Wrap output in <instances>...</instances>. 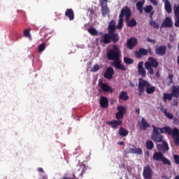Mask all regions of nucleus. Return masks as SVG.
<instances>
[{
	"label": "nucleus",
	"instance_id": "nucleus-1",
	"mask_svg": "<svg viewBox=\"0 0 179 179\" xmlns=\"http://www.w3.org/2000/svg\"><path fill=\"white\" fill-rule=\"evenodd\" d=\"M153 131L151 135V139L155 143H160L163 142V135L161 134H167L172 136L174 143L176 146H179V129L174 128L171 129V127H164L162 128L157 127L156 126H152Z\"/></svg>",
	"mask_w": 179,
	"mask_h": 179
},
{
	"label": "nucleus",
	"instance_id": "nucleus-37",
	"mask_svg": "<svg viewBox=\"0 0 179 179\" xmlns=\"http://www.w3.org/2000/svg\"><path fill=\"white\" fill-rule=\"evenodd\" d=\"M117 111L118 113H125L127 111V109L125 107L122 106H117Z\"/></svg>",
	"mask_w": 179,
	"mask_h": 179
},
{
	"label": "nucleus",
	"instance_id": "nucleus-12",
	"mask_svg": "<svg viewBox=\"0 0 179 179\" xmlns=\"http://www.w3.org/2000/svg\"><path fill=\"white\" fill-rule=\"evenodd\" d=\"M166 51H167V46L166 45H160L155 48V54L160 57H163L166 55Z\"/></svg>",
	"mask_w": 179,
	"mask_h": 179
},
{
	"label": "nucleus",
	"instance_id": "nucleus-60",
	"mask_svg": "<svg viewBox=\"0 0 179 179\" xmlns=\"http://www.w3.org/2000/svg\"><path fill=\"white\" fill-rule=\"evenodd\" d=\"M130 86H131V87H135V84H134V83H130Z\"/></svg>",
	"mask_w": 179,
	"mask_h": 179
},
{
	"label": "nucleus",
	"instance_id": "nucleus-21",
	"mask_svg": "<svg viewBox=\"0 0 179 179\" xmlns=\"http://www.w3.org/2000/svg\"><path fill=\"white\" fill-rule=\"evenodd\" d=\"M119 99L120 100H123V101H127L129 99V96H128V93L125 91H122L119 95Z\"/></svg>",
	"mask_w": 179,
	"mask_h": 179
},
{
	"label": "nucleus",
	"instance_id": "nucleus-34",
	"mask_svg": "<svg viewBox=\"0 0 179 179\" xmlns=\"http://www.w3.org/2000/svg\"><path fill=\"white\" fill-rule=\"evenodd\" d=\"M152 10H153V6H152V5L146 6L144 8V12H145V13H150V12H152Z\"/></svg>",
	"mask_w": 179,
	"mask_h": 179
},
{
	"label": "nucleus",
	"instance_id": "nucleus-54",
	"mask_svg": "<svg viewBox=\"0 0 179 179\" xmlns=\"http://www.w3.org/2000/svg\"><path fill=\"white\" fill-rule=\"evenodd\" d=\"M156 77H157V78H160V72H159V71H157V72L156 73Z\"/></svg>",
	"mask_w": 179,
	"mask_h": 179
},
{
	"label": "nucleus",
	"instance_id": "nucleus-18",
	"mask_svg": "<svg viewBox=\"0 0 179 179\" xmlns=\"http://www.w3.org/2000/svg\"><path fill=\"white\" fill-rule=\"evenodd\" d=\"M150 124L148 123V122L146 121V120H145V118L143 117L141 119V124H139L140 129H143V131H146V129H148V128H150Z\"/></svg>",
	"mask_w": 179,
	"mask_h": 179
},
{
	"label": "nucleus",
	"instance_id": "nucleus-52",
	"mask_svg": "<svg viewBox=\"0 0 179 179\" xmlns=\"http://www.w3.org/2000/svg\"><path fill=\"white\" fill-rule=\"evenodd\" d=\"M137 9L140 12V14L143 13V8H137Z\"/></svg>",
	"mask_w": 179,
	"mask_h": 179
},
{
	"label": "nucleus",
	"instance_id": "nucleus-55",
	"mask_svg": "<svg viewBox=\"0 0 179 179\" xmlns=\"http://www.w3.org/2000/svg\"><path fill=\"white\" fill-rule=\"evenodd\" d=\"M124 141H120L117 143V145H124Z\"/></svg>",
	"mask_w": 179,
	"mask_h": 179
},
{
	"label": "nucleus",
	"instance_id": "nucleus-43",
	"mask_svg": "<svg viewBox=\"0 0 179 179\" xmlns=\"http://www.w3.org/2000/svg\"><path fill=\"white\" fill-rule=\"evenodd\" d=\"M134 55H135L136 58H141L142 57V55L141 54L140 50L136 51L134 52Z\"/></svg>",
	"mask_w": 179,
	"mask_h": 179
},
{
	"label": "nucleus",
	"instance_id": "nucleus-49",
	"mask_svg": "<svg viewBox=\"0 0 179 179\" xmlns=\"http://www.w3.org/2000/svg\"><path fill=\"white\" fill-rule=\"evenodd\" d=\"M173 106H178V99H173Z\"/></svg>",
	"mask_w": 179,
	"mask_h": 179
},
{
	"label": "nucleus",
	"instance_id": "nucleus-29",
	"mask_svg": "<svg viewBox=\"0 0 179 179\" xmlns=\"http://www.w3.org/2000/svg\"><path fill=\"white\" fill-rule=\"evenodd\" d=\"M150 24L154 29H159V27H160V24L159 23L156 22V21H155L154 20H150Z\"/></svg>",
	"mask_w": 179,
	"mask_h": 179
},
{
	"label": "nucleus",
	"instance_id": "nucleus-23",
	"mask_svg": "<svg viewBox=\"0 0 179 179\" xmlns=\"http://www.w3.org/2000/svg\"><path fill=\"white\" fill-rule=\"evenodd\" d=\"M171 94L173 97L178 99L179 97V86H173L171 90Z\"/></svg>",
	"mask_w": 179,
	"mask_h": 179
},
{
	"label": "nucleus",
	"instance_id": "nucleus-13",
	"mask_svg": "<svg viewBox=\"0 0 179 179\" xmlns=\"http://www.w3.org/2000/svg\"><path fill=\"white\" fill-rule=\"evenodd\" d=\"M99 86H101L102 92H104L105 93H113V88H111L107 83H103L101 80H99Z\"/></svg>",
	"mask_w": 179,
	"mask_h": 179
},
{
	"label": "nucleus",
	"instance_id": "nucleus-20",
	"mask_svg": "<svg viewBox=\"0 0 179 179\" xmlns=\"http://www.w3.org/2000/svg\"><path fill=\"white\" fill-rule=\"evenodd\" d=\"M109 125H111L112 128H118L121 124H122V121L121 120H113L107 122Z\"/></svg>",
	"mask_w": 179,
	"mask_h": 179
},
{
	"label": "nucleus",
	"instance_id": "nucleus-61",
	"mask_svg": "<svg viewBox=\"0 0 179 179\" xmlns=\"http://www.w3.org/2000/svg\"><path fill=\"white\" fill-rule=\"evenodd\" d=\"M99 34L100 36H102V37H103V36H104V34H103V32H100Z\"/></svg>",
	"mask_w": 179,
	"mask_h": 179
},
{
	"label": "nucleus",
	"instance_id": "nucleus-6",
	"mask_svg": "<svg viewBox=\"0 0 179 179\" xmlns=\"http://www.w3.org/2000/svg\"><path fill=\"white\" fill-rule=\"evenodd\" d=\"M148 61L145 63V68L148 71L150 75H154L155 71H153V68H157L159 66V62L153 57H148Z\"/></svg>",
	"mask_w": 179,
	"mask_h": 179
},
{
	"label": "nucleus",
	"instance_id": "nucleus-39",
	"mask_svg": "<svg viewBox=\"0 0 179 179\" xmlns=\"http://www.w3.org/2000/svg\"><path fill=\"white\" fill-rule=\"evenodd\" d=\"M24 37H27L28 38H30V30L29 29H25L24 30Z\"/></svg>",
	"mask_w": 179,
	"mask_h": 179
},
{
	"label": "nucleus",
	"instance_id": "nucleus-41",
	"mask_svg": "<svg viewBox=\"0 0 179 179\" xmlns=\"http://www.w3.org/2000/svg\"><path fill=\"white\" fill-rule=\"evenodd\" d=\"M116 118L117 120H121V118H124V113H117Z\"/></svg>",
	"mask_w": 179,
	"mask_h": 179
},
{
	"label": "nucleus",
	"instance_id": "nucleus-19",
	"mask_svg": "<svg viewBox=\"0 0 179 179\" xmlns=\"http://www.w3.org/2000/svg\"><path fill=\"white\" fill-rule=\"evenodd\" d=\"M100 106L103 108H107L108 107V99L106 96H101L100 99Z\"/></svg>",
	"mask_w": 179,
	"mask_h": 179
},
{
	"label": "nucleus",
	"instance_id": "nucleus-11",
	"mask_svg": "<svg viewBox=\"0 0 179 179\" xmlns=\"http://www.w3.org/2000/svg\"><path fill=\"white\" fill-rule=\"evenodd\" d=\"M167 27L171 29L173 27V20L170 17H166L164 22L161 24L160 29Z\"/></svg>",
	"mask_w": 179,
	"mask_h": 179
},
{
	"label": "nucleus",
	"instance_id": "nucleus-22",
	"mask_svg": "<svg viewBox=\"0 0 179 179\" xmlns=\"http://www.w3.org/2000/svg\"><path fill=\"white\" fill-rule=\"evenodd\" d=\"M115 21L114 20H111L108 24V32L115 31Z\"/></svg>",
	"mask_w": 179,
	"mask_h": 179
},
{
	"label": "nucleus",
	"instance_id": "nucleus-32",
	"mask_svg": "<svg viewBox=\"0 0 179 179\" xmlns=\"http://www.w3.org/2000/svg\"><path fill=\"white\" fill-rule=\"evenodd\" d=\"M124 62L127 65H132L134 64V59L129 57H124Z\"/></svg>",
	"mask_w": 179,
	"mask_h": 179
},
{
	"label": "nucleus",
	"instance_id": "nucleus-50",
	"mask_svg": "<svg viewBox=\"0 0 179 179\" xmlns=\"http://www.w3.org/2000/svg\"><path fill=\"white\" fill-rule=\"evenodd\" d=\"M153 15H155V11H152L150 13V18L151 20H153Z\"/></svg>",
	"mask_w": 179,
	"mask_h": 179
},
{
	"label": "nucleus",
	"instance_id": "nucleus-16",
	"mask_svg": "<svg viewBox=\"0 0 179 179\" xmlns=\"http://www.w3.org/2000/svg\"><path fill=\"white\" fill-rule=\"evenodd\" d=\"M114 74V69L113 67H109L106 69L103 76L106 78V79H112L113 78V75Z\"/></svg>",
	"mask_w": 179,
	"mask_h": 179
},
{
	"label": "nucleus",
	"instance_id": "nucleus-8",
	"mask_svg": "<svg viewBox=\"0 0 179 179\" xmlns=\"http://www.w3.org/2000/svg\"><path fill=\"white\" fill-rule=\"evenodd\" d=\"M131 15H132L131 8H129V7L128 6H124L122 8L119 17L124 18V17L125 16L126 22H129V20L131 19Z\"/></svg>",
	"mask_w": 179,
	"mask_h": 179
},
{
	"label": "nucleus",
	"instance_id": "nucleus-5",
	"mask_svg": "<svg viewBox=\"0 0 179 179\" xmlns=\"http://www.w3.org/2000/svg\"><path fill=\"white\" fill-rule=\"evenodd\" d=\"M111 41L113 44H116V43L120 41V36L118 34L115 33V31L103 34L100 39V43H103V44H110Z\"/></svg>",
	"mask_w": 179,
	"mask_h": 179
},
{
	"label": "nucleus",
	"instance_id": "nucleus-58",
	"mask_svg": "<svg viewBox=\"0 0 179 179\" xmlns=\"http://www.w3.org/2000/svg\"><path fill=\"white\" fill-rule=\"evenodd\" d=\"M136 113H141V109L139 108L136 109Z\"/></svg>",
	"mask_w": 179,
	"mask_h": 179
},
{
	"label": "nucleus",
	"instance_id": "nucleus-17",
	"mask_svg": "<svg viewBox=\"0 0 179 179\" xmlns=\"http://www.w3.org/2000/svg\"><path fill=\"white\" fill-rule=\"evenodd\" d=\"M65 16L68 17L69 20H73L75 19V13L72 8H68L65 11Z\"/></svg>",
	"mask_w": 179,
	"mask_h": 179
},
{
	"label": "nucleus",
	"instance_id": "nucleus-56",
	"mask_svg": "<svg viewBox=\"0 0 179 179\" xmlns=\"http://www.w3.org/2000/svg\"><path fill=\"white\" fill-rule=\"evenodd\" d=\"M38 171H39L41 173H44V169H43V168H39V169H38Z\"/></svg>",
	"mask_w": 179,
	"mask_h": 179
},
{
	"label": "nucleus",
	"instance_id": "nucleus-42",
	"mask_svg": "<svg viewBox=\"0 0 179 179\" xmlns=\"http://www.w3.org/2000/svg\"><path fill=\"white\" fill-rule=\"evenodd\" d=\"M164 115L166 116L167 118H169V120H173V118H174L173 114L170 113H164Z\"/></svg>",
	"mask_w": 179,
	"mask_h": 179
},
{
	"label": "nucleus",
	"instance_id": "nucleus-27",
	"mask_svg": "<svg viewBox=\"0 0 179 179\" xmlns=\"http://www.w3.org/2000/svg\"><path fill=\"white\" fill-rule=\"evenodd\" d=\"M87 31L91 34V36H97L99 34V31L93 27H90Z\"/></svg>",
	"mask_w": 179,
	"mask_h": 179
},
{
	"label": "nucleus",
	"instance_id": "nucleus-59",
	"mask_svg": "<svg viewBox=\"0 0 179 179\" xmlns=\"http://www.w3.org/2000/svg\"><path fill=\"white\" fill-rule=\"evenodd\" d=\"M168 48H169V50H171V45L170 43H168Z\"/></svg>",
	"mask_w": 179,
	"mask_h": 179
},
{
	"label": "nucleus",
	"instance_id": "nucleus-57",
	"mask_svg": "<svg viewBox=\"0 0 179 179\" xmlns=\"http://www.w3.org/2000/svg\"><path fill=\"white\" fill-rule=\"evenodd\" d=\"M62 179H73V178H69L68 176H63Z\"/></svg>",
	"mask_w": 179,
	"mask_h": 179
},
{
	"label": "nucleus",
	"instance_id": "nucleus-46",
	"mask_svg": "<svg viewBox=\"0 0 179 179\" xmlns=\"http://www.w3.org/2000/svg\"><path fill=\"white\" fill-rule=\"evenodd\" d=\"M168 78H169V79H170L169 83H173V78H174V75H173V74H169V75L168 76Z\"/></svg>",
	"mask_w": 179,
	"mask_h": 179
},
{
	"label": "nucleus",
	"instance_id": "nucleus-33",
	"mask_svg": "<svg viewBox=\"0 0 179 179\" xmlns=\"http://www.w3.org/2000/svg\"><path fill=\"white\" fill-rule=\"evenodd\" d=\"M123 23H124V18L119 17L118 25L117 27V29H118L119 30H121V29H122Z\"/></svg>",
	"mask_w": 179,
	"mask_h": 179
},
{
	"label": "nucleus",
	"instance_id": "nucleus-9",
	"mask_svg": "<svg viewBox=\"0 0 179 179\" xmlns=\"http://www.w3.org/2000/svg\"><path fill=\"white\" fill-rule=\"evenodd\" d=\"M143 177L144 179H152L153 177V170L150 165H146L143 167Z\"/></svg>",
	"mask_w": 179,
	"mask_h": 179
},
{
	"label": "nucleus",
	"instance_id": "nucleus-63",
	"mask_svg": "<svg viewBox=\"0 0 179 179\" xmlns=\"http://www.w3.org/2000/svg\"><path fill=\"white\" fill-rule=\"evenodd\" d=\"M178 65H179V55L178 56Z\"/></svg>",
	"mask_w": 179,
	"mask_h": 179
},
{
	"label": "nucleus",
	"instance_id": "nucleus-15",
	"mask_svg": "<svg viewBox=\"0 0 179 179\" xmlns=\"http://www.w3.org/2000/svg\"><path fill=\"white\" fill-rule=\"evenodd\" d=\"M138 43V40L136 38H131L127 41V48L129 50H133L135 48V45Z\"/></svg>",
	"mask_w": 179,
	"mask_h": 179
},
{
	"label": "nucleus",
	"instance_id": "nucleus-40",
	"mask_svg": "<svg viewBox=\"0 0 179 179\" xmlns=\"http://www.w3.org/2000/svg\"><path fill=\"white\" fill-rule=\"evenodd\" d=\"M99 69H100V66H99V64H95L92 67V72H97L99 71Z\"/></svg>",
	"mask_w": 179,
	"mask_h": 179
},
{
	"label": "nucleus",
	"instance_id": "nucleus-26",
	"mask_svg": "<svg viewBox=\"0 0 179 179\" xmlns=\"http://www.w3.org/2000/svg\"><path fill=\"white\" fill-rule=\"evenodd\" d=\"M128 134H129L128 130L125 129L124 127H120L119 135H120V136H127Z\"/></svg>",
	"mask_w": 179,
	"mask_h": 179
},
{
	"label": "nucleus",
	"instance_id": "nucleus-62",
	"mask_svg": "<svg viewBox=\"0 0 179 179\" xmlns=\"http://www.w3.org/2000/svg\"><path fill=\"white\" fill-rule=\"evenodd\" d=\"M175 179H179V175L176 176Z\"/></svg>",
	"mask_w": 179,
	"mask_h": 179
},
{
	"label": "nucleus",
	"instance_id": "nucleus-4",
	"mask_svg": "<svg viewBox=\"0 0 179 179\" xmlns=\"http://www.w3.org/2000/svg\"><path fill=\"white\" fill-rule=\"evenodd\" d=\"M145 89L147 94H152L156 92V87L152 86L150 83H148V80H144L143 78L138 79V96L141 97L143 93H145Z\"/></svg>",
	"mask_w": 179,
	"mask_h": 179
},
{
	"label": "nucleus",
	"instance_id": "nucleus-36",
	"mask_svg": "<svg viewBox=\"0 0 179 179\" xmlns=\"http://www.w3.org/2000/svg\"><path fill=\"white\" fill-rule=\"evenodd\" d=\"M45 45H46V43H43L38 45V52H43V51H44V50H45Z\"/></svg>",
	"mask_w": 179,
	"mask_h": 179
},
{
	"label": "nucleus",
	"instance_id": "nucleus-47",
	"mask_svg": "<svg viewBox=\"0 0 179 179\" xmlns=\"http://www.w3.org/2000/svg\"><path fill=\"white\" fill-rule=\"evenodd\" d=\"M174 24L176 27H179V16L176 17V21L175 22Z\"/></svg>",
	"mask_w": 179,
	"mask_h": 179
},
{
	"label": "nucleus",
	"instance_id": "nucleus-30",
	"mask_svg": "<svg viewBox=\"0 0 179 179\" xmlns=\"http://www.w3.org/2000/svg\"><path fill=\"white\" fill-rule=\"evenodd\" d=\"M136 24H137V23H136V20L135 19H131L127 23L128 27H135V26H136Z\"/></svg>",
	"mask_w": 179,
	"mask_h": 179
},
{
	"label": "nucleus",
	"instance_id": "nucleus-25",
	"mask_svg": "<svg viewBox=\"0 0 179 179\" xmlns=\"http://www.w3.org/2000/svg\"><path fill=\"white\" fill-rule=\"evenodd\" d=\"M163 100L165 103L167 101V100L171 101L173 100V94L169 93H164Z\"/></svg>",
	"mask_w": 179,
	"mask_h": 179
},
{
	"label": "nucleus",
	"instance_id": "nucleus-7",
	"mask_svg": "<svg viewBox=\"0 0 179 179\" xmlns=\"http://www.w3.org/2000/svg\"><path fill=\"white\" fill-rule=\"evenodd\" d=\"M108 0H99V3L101 6V10L102 13L103 17H106V16H110V8L108 6Z\"/></svg>",
	"mask_w": 179,
	"mask_h": 179
},
{
	"label": "nucleus",
	"instance_id": "nucleus-14",
	"mask_svg": "<svg viewBox=\"0 0 179 179\" xmlns=\"http://www.w3.org/2000/svg\"><path fill=\"white\" fill-rule=\"evenodd\" d=\"M138 73L142 78L146 77V70L143 67V62H139L138 64Z\"/></svg>",
	"mask_w": 179,
	"mask_h": 179
},
{
	"label": "nucleus",
	"instance_id": "nucleus-31",
	"mask_svg": "<svg viewBox=\"0 0 179 179\" xmlns=\"http://www.w3.org/2000/svg\"><path fill=\"white\" fill-rule=\"evenodd\" d=\"M173 11L176 17H179V4H174Z\"/></svg>",
	"mask_w": 179,
	"mask_h": 179
},
{
	"label": "nucleus",
	"instance_id": "nucleus-38",
	"mask_svg": "<svg viewBox=\"0 0 179 179\" xmlns=\"http://www.w3.org/2000/svg\"><path fill=\"white\" fill-rule=\"evenodd\" d=\"M140 51V54H141V55H148V50L145 48H140L138 50Z\"/></svg>",
	"mask_w": 179,
	"mask_h": 179
},
{
	"label": "nucleus",
	"instance_id": "nucleus-45",
	"mask_svg": "<svg viewBox=\"0 0 179 179\" xmlns=\"http://www.w3.org/2000/svg\"><path fill=\"white\" fill-rule=\"evenodd\" d=\"M147 41L148 43H152V44H155L156 43V41L155 39H152L150 38H147Z\"/></svg>",
	"mask_w": 179,
	"mask_h": 179
},
{
	"label": "nucleus",
	"instance_id": "nucleus-48",
	"mask_svg": "<svg viewBox=\"0 0 179 179\" xmlns=\"http://www.w3.org/2000/svg\"><path fill=\"white\" fill-rule=\"evenodd\" d=\"M89 12H90V16L93 17V15H94V10H93V8H89Z\"/></svg>",
	"mask_w": 179,
	"mask_h": 179
},
{
	"label": "nucleus",
	"instance_id": "nucleus-24",
	"mask_svg": "<svg viewBox=\"0 0 179 179\" xmlns=\"http://www.w3.org/2000/svg\"><path fill=\"white\" fill-rule=\"evenodd\" d=\"M165 10L167 13H171V11L173 10L171 3L169 0H165Z\"/></svg>",
	"mask_w": 179,
	"mask_h": 179
},
{
	"label": "nucleus",
	"instance_id": "nucleus-64",
	"mask_svg": "<svg viewBox=\"0 0 179 179\" xmlns=\"http://www.w3.org/2000/svg\"><path fill=\"white\" fill-rule=\"evenodd\" d=\"M164 113H166V110H164Z\"/></svg>",
	"mask_w": 179,
	"mask_h": 179
},
{
	"label": "nucleus",
	"instance_id": "nucleus-3",
	"mask_svg": "<svg viewBox=\"0 0 179 179\" xmlns=\"http://www.w3.org/2000/svg\"><path fill=\"white\" fill-rule=\"evenodd\" d=\"M157 149L158 152H155L154 153L152 159L156 162H162L163 164L171 166V162H170V159L164 157V153H166L168 150H170L167 142H166V141H163L162 144H157Z\"/></svg>",
	"mask_w": 179,
	"mask_h": 179
},
{
	"label": "nucleus",
	"instance_id": "nucleus-2",
	"mask_svg": "<svg viewBox=\"0 0 179 179\" xmlns=\"http://www.w3.org/2000/svg\"><path fill=\"white\" fill-rule=\"evenodd\" d=\"M107 58L109 61H114L113 63V66L120 71H127L125 65L121 64V50L116 45L113 46V48L109 50L106 53Z\"/></svg>",
	"mask_w": 179,
	"mask_h": 179
},
{
	"label": "nucleus",
	"instance_id": "nucleus-10",
	"mask_svg": "<svg viewBox=\"0 0 179 179\" xmlns=\"http://www.w3.org/2000/svg\"><path fill=\"white\" fill-rule=\"evenodd\" d=\"M124 153L125 155H142L143 153V151L142 150V148H127L124 150Z\"/></svg>",
	"mask_w": 179,
	"mask_h": 179
},
{
	"label": "nucleus",
	"instance_id": "nucleus-51",
	"mask_svg": "<svg viewBox=\"0 0 179 179\" xmlns=\"http://www.w3.org/2000/svg\"><path fill=\"white\" fill-rule=\"evenodd\" d=\"M150 3L154 4L155 6L157 5V0H150Z\"/></svg>",
	"mask_w": 179,
	"mask_h": 179
},
{
	"label": "nucleus",
	"instance_id": "nucleus-53",
	"mask_svg": "<svg viewBox=\"0 0 179 179\" xmlns=\"http://www.w3.org/2000/svg\"><path fill=\"white\" fill-rule=\"evenodd\" d=\"M148 52L150 53V55H153V52H152V49L150 48H149L148 49Z\"/></svg>",
	"mask_w": 179,
	"mask_h": 179
},
{
	"label": "nucleus",
	"instance_id": "nucleus-35",
	"mask_svg": "<svg viewBox=\"0 0 179 179\" xmlns=\"http://www.w3.org/2000/svg\"><path fill=\"white\" fill-rule=\"evenodd\" d=\"M144 3H145V0H143V1H138L136 4L137 9L143 8Z\"/></svg>",
	"mask_w": 179,
	"mask_h": 179
},
{
	"label": "nucleus",
	"instance_id": "nucleus-28",
	"mask_svg": "<svg viewBox=\"0 0 179 179\" xmlns=\"http://www.w3.org/2000/svg\"><path fill=\"white\" fill-rule=\"evenodd\" d=\"M145 145H146L147 149H148V150H152V149H153V148H155V144L153 143V141H146Z\"/></svg>",
	"mask_w": 179,
	"mask_h": 179
},
{
	"label": "nucleus",
	"instance_id": "nucleus-44",
	"mask_svg": "<svg viewBox=\"0 0 179 179\" xmlns=\"http://www.w3.org/2000/svg\"><path fill=\"white\" fill-rule=\"evenodd\" d=\"M173 159H174V162H175L176 164H179V156L177 155H175L173 156Z\"/></svg>",
	"mask_w": 179,
	"mask_h": 179
}]
</instances>
